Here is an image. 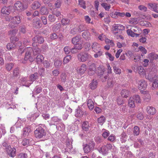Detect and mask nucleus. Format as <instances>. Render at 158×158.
Listing matches in <instances>:
<instances>
[{"mask_svg":"<svg viewBox=\"0 0 158 158\" xmlns=\"http://www.w3.org/2000/svg\"><path fill=\"white\" fill-rule=\"evenodd\" d=\"M98 84V82L96 80H93L89 84L90 88L91 89H94L96 88Z\"/></svg>","mask_w":158,"mask_h":158,"instance_id":"4be33fe9","label":"nucleus"},{"mask_svg":"<svg viewBox=\"0 0 158 158\" xmlns=\"http://www.w3.org/2000/svg\"><path fill=\"white\" fill-rule=\"evenodd\" d=\"M87 106L90 110H92L94 107V104L92 100L89 99L87 101Z\"/></svg>","mask_w":158,"mask_h":158,"instance_id":"c85d7f7f","label":"nucleus"},{"mask_svg":"<svg viewBox=\"0 0 158 158\" xmlns=\"http://www.w3.org/2000/svg\"><path fill=\"white\" fill-rule=\"evenodd\" d=\"M19 70L18 68H15L13 72L12 78L14 77H17L19 74Z\"/></svg>","mask_w":158,"mask_h":158,"instance_id":"49530a36","label":"nucleus"},{"mask_svg":"<svg viewBox=\"0 0 158 158\" xmlns=\"http://www.w3.org/2000/svg\"><path fill=\"white\" fill-rule=\"evenodd\" d=\"M84 113L85 115L88 114V113L87 112H84L81 108L79 107L76 109L75 112V116L77 118H81L84 115Z\"/></svg>","mask_w":158,"mask_h":158,"instance_id":"0eeeda50","label":"nucleus"},{"mask_svg":"<svg viewBox=\"0 0 158 158\" xmlns=\"http://www.w3.org/2000/svg\"><path fill=\"white\" fill-rule=\"evenodd\" d=\"M78 32V29L74 27L71 30L70 32V33L74 35L77 34Z\"/></svg>","mask_w":158,"mask_h":158,"instance_id":"bf43d9fd","label":"nucleus"},{"mask_svg":"<svg viewBox=\"0 0 158 158\" xmlns=\"http://www.w3.org/2000/svg\"><path fill=\"white\" fill-rule=\"evenodd\" d=\"M124 29V27L120 24L115 25L112 28L113 32L114 35L118 34H122V31Z\"/></svg>","mask_w":158,"mask_h":158,"instance_id":"423d86ee","label":"nucleus"},{"mask_svg":"<svg viewBox=\"0 0 158 158\" xmlns=\"http://www.w3.org/2000/svg\"><path fill=\"white\" fill-rule=\"evenodd\" d=\"M64 51L66 54H69L70 52L71 48L69 46L65 47L64 48Z\"/></svg>","mask_w":158,"mask_h":158,"instance_id":"6e6d98bb","label":"nucleus"},{"mask_svg":"<svg viewBox=\"0 0 158 158\" xmlns=\"http://www.w3.org/2000/svg\"><path fill=\"white\" fill-rule=\"evenodd\" d=\"M148 57L149 58L152 60L158 59V55L153 53H150Z\"/></svg>","mask_w":158,"mask_h":158,"instance_id":"c9c22d12","label":"nucleus"},{"mask_svg":"<svg viewBox=\"0 0 158 158\" xmlns=\"http://www.w3.org/2000/svg\"><path fill=\"white\" fill-rule=\"evenodd\" d=\"M148 85L147 82L143 80L139 81L138 83V88L139 90H144L146 89Z\"/></svg>","mask_w":158,"mask_h":158,"instance_id":"6e6552de","label":"nucleus"},{"mask_svg":"<svg viewBox=\"0 0 158 158\" xmlns=\"http://www.w3.org/2000/svg\"><path fill=\"white\" fill-rule=\"evenodd\" d=\"M33 26L36 28H40L42 26V24L39 20H35L33 21Z\"/></svg>","mask_w":158,"mask_h":158,"instance_id":"aec40b11","label":"nucleus"},{"mask_svg":"<svg viewBox=\"0 0 158 158\" xmlns=\"http://www.w3.org/2000/svg\"><path fill=\"white\" fill-rule=\"evenodd\" d=\"M127 32L128 35H130L132 37H137L140 35L139 34L134 33L130 29H128L127 30Z\"/></svg>","mask_w":158,"mask_h":158,"instance_id":"5701e85b","label":"nucleus"},{"mask_svg":"<svg viewBox=\"0 0 158 158\" xmlns=\"http://www.w3.org/2000/svg\"><path fill=\"white\" fill-rule=\"evenodd\" d=\"M105 120V118L104 116H102L98 118V122L100 124L102 125L104 123Z\"/></svg>","mask_w":158,"mask_h":158,"instance_id":"de8ad7c7","label":"nucleus"},{"mask_svg":"<svg viewBox=\"0 0 158 158\" xmlns=\"http://www.w3.org/2000/svg\"><path fill=\"white\" fill-rule=\"evenodd\" d=\"M56 18L55 17V16L52 14H49L48 16V20L51 23L54 22L56 20Z\"/></svg>","mask_w":158,"mask_h":158,"instance_id":"c03bdc74","label":"nucleus"},{"mask_svg":"<svg viewBox=\"0 0 158 158\" xmlns=\"http://www.w3.org/2000/svg\"><path fill=\"white\" fill-rule=\"evenodd\" d=\"M43 64L44 67L47 69L49 68L52 65L51 61H48L47 60H45Z\"/></svg>","mask_w":158,"mask_h":158,"instance_id":"79ce46f5","label":"nucleus"},{"mask_svg":"<svg viewBox=\"0 0 158 158\" xmlns=\"http://www.w3.org/2000/svg\"><path fill=\"white\" fill-rule=\"evenodd\" d=\"M140 38L139 39V41L141 43H144L146 42L147 39L146 37L142 36V35L140 36Z\"/></svg>","mask_w":158,"mask_h":158,"instance_id":"e2e57ef3","label":"nucleus"},{"mask_svg":"<svg viewBox=\"0 0 158 158\" xmlns=\"http://www.w3.org/2000/svg\"><path fill=\"white\" fill-rule=\"evenodd\" d=\"M24 51L26 52L25 55L24 59L25 60H29L30 62H33L34 59L31 56L32 51V48L30 47H27L26 48Z\"/></svg>","mask_w":158,"mask_h":158,"instance_id":"39448f33","label":"nucleus"},{"mask_svg":"<svg viewBox=\"0 0 158 158\" xmlns=\"http://www.w3.org/2000/svg\"><path fill=\"white\" fill-rule=\"evenodd\" d=\"M44 60V57L41 55H39L36 57V61L38 64L42 63Z\"/></svg>","mask_w":158,"mask_h":158,"instance_id":"c756f323","label":"nucleus"},{"mask_svg":"<svg viewBox=\"0 0 158 158\" xmlns=\"http://www.w3.org/2000/svg\"><path fill=\"white\" fill-rule=\"evenodd\" d=\"M90 33L88 31H85L82 33V36L86 40H89L90 39Z\"/></svg>","mask_w":158,"mask_h":158,"instance_id":"b1692460","label":"nucleus"},{"mask_svg":"<svg viewBox=\"0 0 158 158\" xmlns=\"http://www.w3.org/2000/svg\"><path fill=\"white\" fill-rule=\"evenodd\" d=\"M60 78L61 81L64 82L66 80V75L65 73H62L61 75Z\"/></svg>","mask_w":158,"mask_h":158,"instance_id":"69168bd1","label":"nucleus"},{"mask_svg":"<svg viewBox=\"0 0 158 158\" xmlns=\"http://www.w3.org/2000/svg\"><path fill=\"white\" fill-rule=\"evenodd\" d=\"M14 6L15 10L20 11L23 10L25 9L23 4L19 1L15 3Z\"/></svg>","mask_w":158,"mask_h":158,"instance_id":"9b49d317","label":"nucleus"},{"mask_svg":"<svg viewBox=\"0 0 158 158\" xmlns=\"http://www.w3.org/2000/svg\"><path fill=\"white\" fill-rule=\"evenodd\" d=\"M86 65L85 64H83L80 67L77 68V71L80 73L83 74L86 70Z\"/></svg>","mask_w":158,"mask_h":158,"instance_id":"dca6fc26","label":"nucleus"},{"mask_svg":"<svg viewBox=\"0 0 158 158\" xmlns=\"http://www.w3.org/2000/svg\"><path fill=\"white\" fill-rule=\"evenodd\" d=\"M38 74L37 73H34V74H31L29 77V81L32 82L35 81L37 78L38 76Z\"/></svg>","mask_w":158,"mask_h":158,"instance_id":"393cba45","label":"nucleus"},{"mask_svg":"<svg viewBox=\"0 0 158 158\" xmlns=\"http://www.w3.org/2000/svg\"><path fill=\"white\" fill-rule=\"evenodd\" d=\"M27 156L25 153H21L19 154L17 156V158H27Z\"/></svg>","mask_w":158,"mask_h":158,"instance_id":"5fc2aeb1","label":"nucleus"},{"mask_svg":"<svg viewBox=\"0 0 158 158\" xmlns=\"http://www.w3.org/2000/svg\"><path fill=\"white\" fill-rule=\"evenodd\" d=\"M106 55L109 58V60L111 61H112L114 60V57L111 54L109 53V52H106L105 53Z\"/></svg>","mask_w":158,"mask_h":158,"instance_id":"680f3d73","label":"nucleus"},{"mask_svg":"<svg viewBox=\"0 0 158 158\" xmlns=\"http://www.w3.org/2000/svg\"><path fill=\"white\" fill-rule=\"evenodd\" d=\"M152 87L155 89L158 87V80H155L152 85Z\"/></svg>","mask_w":158,"mask_h":158,"instance_id":"338daca9","label":"nucleus"},{"mask_svg":"<svg viewBox=\"0 0 158 158\" xmlns=\"http://www.w3.org/2000/svg\"><path fill=\"white\" fill-rule=\"evenodd\" d=\"M70 22V20L68 19L63 18L61 20V24L63 26L69 24Z\"/></svg>","mask_w":158,"mask_h":158,"instance_id":"a19ab883","label":"nucleus"},{"mask_svg":"<svg viewBox=\"0 0 158 158\" xmlns=\"http://www.w3.org/2000/svg\"><path fill=\"white\" fill-rule=\"evenodd\" d=\"M78 60L81 62H85L90 59L92 56L88 53L85 52H81L77 55Z\"/></svg>","mask_w":158,"mask_h":158,"instance_id":"f257e3e1","label":"nucleus"},{"mask_svg":"<svg viewBox=\"0 0 158 158\" xmlns=\"http://www.w3.org/2000/svg\"><path fill=\"white\" fill-rule=\"evenodd\" d=\"M46 132L44 129L41 126L37 127L34 131L35 137L38 139H40L44 137L46 135Z\"/></svg>","mask_w":158,"mask_h":158,"instance_id":"f03ea898","label":"nucleus"},{"mask_svg":"<svg viewBox=\"0 0 158 158\" xmlns=\"http://www.w3.org/2000/svg\"><path fill=\"white\" fill-rule=\"evenodd\" d=\"M96 67L94 63H92L89 66L88 70V74L90 76H92L96 72Z\"/></svg>","mask_w":158,"mask_h":158,"instance_id":"9d476101","label":"nucleus"},{"mask_svg":"<svg viewBox=\"0 0 158 158\" xmlns=\"http://www.w3.org/2000/svg\"><path fill=\"white\" fill-rule=\"evenodd\" d=\"M74 47L78 51L81 50L82 48V45L81 44L77 43L75 44Z\"/></svg>","mask_w":158,"mask_h":158,"instance_id":"0e129e2a","label":"nucleus"},{"mask_svg":"<svg viewBox=\"0 0 158 158\" xmlns=\"http://www.w3.org/2000/svg\"><path fill=\"white\" fill-rule=\"evenodd\" d=\"M12 20L9 24V27L11 28H15L21 22V18L19 16L13 17Z\"/></svg>","mask_w":158,"mask_h":158,"instance_id":"20e7f679","label":"nucleus"},{"mask_svg":"<svg viewBox=\"0 0 158 158\" xmlns=\"http://www.w3.org/2000/svg\"><path fill=\"white\" fill-rule=\"evenodd\" d=\"M52 14L55 16H56L57 17H58L61 15L60 12L59 11L53 10L52 12Z\"/></svg>","mask_w":158,"mask_h":158,"instance_id":"4d7b16f0","label":"nucleus"},{"mask_svg":"<svg viewBox=\"0 0 158 158\" xmlns=\"http://www.w3.org/2000/svg\"><path fill=\"white\" fill-rule=\"evenodd\" d=\"M40 13L42 15H47L48 13V11L47 8L42 7L40 9Z\"/></svg>","mask_w":158,"mask_h":158,"instance_id":"4c0bfd02","label":"nucleus"},{"mask_svg":"<svg viewBox=\"0 0 158 158\" xmlns=\"http://www.w3.org/2000/svg\"><path fill=\"white\" fill-rule=\"evenodd\" d=\"M95 143L92 140L89 141L88 143L84 145L83 150L85 153H88L92 151L94 148Z\"/></svg>","mask_w":158,"mask_h":158,"instance_id":"7ed1b4c3","label":"nucleus"},{"mask_svg":"<svg viewBox=\"0 0 158 158\" xmlns=\"http://www.w3.org/2000/svg\"><path fill=\"white\" fill-rule=\"evenodd\" d=\"M12 8L11 6H9L7 7L4 6L2 9L1 13L3 14L9 15L11 12Z\"/></svg>","mask_w":158,"mask_h":158,"instance_id":"f8f14e48","label":"nucleus"},{"mask_svg":"<svg viewBox=\"0 0 158 158\" xmlns=\"http://www.w3.org/2000/svg\"><path fill=\"white\" fill-rule=\"evenodd\" d=\"M100 45L96 42H94L92 46V48L95 52H97V51L99 50Z\"/></svg>","mask_w":158,"mask_h":158,"instance_id":"f3484780","label":"nucleus"},{"mask_svg":"<svg viewBox=\"0 0 158 158\" xmlns=\"http://www.w3.org/2000/svg\"><path fill=\"white\" fill-rule=\"evenodd\" d=\"M85 28L84 26L82 25H80L78 27V31L80 33L83 31H84L85 30Z\"/></svg>","mask_w":158,"mask_h":158,"instance_id":"603ef678","label":"nucleus"},{"mask_svg":"<svg viewBox=\"0 0 158 158\" xmlns=\"http://www.w3.org/2000/svg\"><path fill=\"white\" fill-rule=\"evenodd\" d=\"M131 98H133V100L134 101H135L136 103H140L141 102V99L139 95H135Z\"/></svg>","mask_w":158,"mask_h":158,"instance_id":"ea45409f","label":"nucleus"},{"mask_svg":"<svg viewBox=\"0 0 158 158\" xmlns=\"http://www.w3.org/2000/svg\"><path fill=\"white\" fill-rule=\"evenodd\" d=\"M32 139L30 138L29 139H24L22 142V143L23 146H26L28 145L30 142L32 141Z\"/></svg>","mask_w":158,"mask_h":158,"instance_id":"cd10ccee","label":"nucleus"},{"mask_svg":"<svg viewBox=\"0 0 158 158\" xmlns=\"http://www.w3.org/2000/svg\"><path fill=\"white\" fill-rule=\"evenodd\" d=\"M137 118L139 120H142L144 118V116L142 113H139L137 115Z\"/></svg>","mask_w":158,"mask_h":158,"instance_id":"13d9d810","label":"nucleus"},{"mask_svg":"<svg viewBox=\"0 0 158 158\" xmlns=\"http://www.w3.org/2000/svg\"><path fill=\"white\" fill-rule=\"evenodd\" d=\"M114 83L115 82L114 81L111 79H109L107 81V86L109 88H112L114 86Z\"/></svg>","mask_w":158,"mask_h":158,"instance_id":"37998d69","label":"nucleus"},{"mask_svg":"<svg viewBox=\"0 0 158 158\" xmlns=\"http://www.w3.org/2000/svg\"><path fill=\"white\" fill-rule=\"evenodd\" d=\"M98 151L100 153H102L104 155L107 154L108 152V149H107V148H106L105 145L100 148L98 149Z\"/></svg>","mask_w":158,"mask_h":158,"instance_id":"a211bd4d","label":"nucleus"},{"mask_svg":"<svg viewBox=\"0 0 158 158\" xmlns=\"http://www.w3.org/2000/svg\"><path fill=\"white\" fill-rule=\"evenodd\" d=\"M31 131V129L30 127H24L23 129V136L26 137L28 136Z\"/></svg>","mask_w":158,"mask_h":158,"instance_id":"6ab92c4d","label":"nucleus"},{"mask_svg":"<svg viewBox=\"0 0 158 158\" xmlns=\"http://www.w3.org/2000/svg\"><path fill=\"white\" fill-rule=\"evenodd\" d=\"M62 64V61L59 60H56L54 62V64L56 68L60 67Z\"/></svg>","mask_w":158,"mask_h":158,"instance_id":"8fccbe9b","label":"nucleus"},{"mask_svg":"<svg viewBox=\"0 0 158 158\" xmlns=\"http://www.w3.org/2000/svg\"><path fill=\"white\" fill-rule=\"evenodd\" d=\"M32 52H33V54L34 56L40 53L41 52V50L37 47H35L33 48Z\"/></svg>","mask_w":158,"mask_h":158,"instance_id":"72a5a7b5","label":"nucleus"},{"mask_svg":"<svg viewBox=\"0 0 158 158\" xmlns=\"http://www.w3.org/2000/svg\"><path fill=\"white\" fill-rule=\"evenodd\" d=\"M80 40L81 37L79 36H77L72 39V43L74 45H75V44H77L79 42Z\"/></svg>","mask_w":158,"mask_h":158,"instance_id":"7c9ffc66","label":"nucleus"},{"mask_svg":"<svg viewBox=\"0 0 158 158\" xmlns=\"http://www.w3.org/2000/svg\"><path fill=\"white\" fill-rule=\"evenodd\" d=\"M89 127V123L87 121L84 122L82 125V128L84 131H86Z\"/></svg>","mask_w":158,"mask_h":158,"instance_id":"bb28decb","label":"nucleus"},{"mask_svg":"<svg viewBox=\"0 0 158 158\" xmlns=\"http://www.w3.org/2000/svg\"><path fill=\"white\" fill-rule=\"evenodd\" d=\"M6 149L7 154L9 156L13 157L15 156L16 150L15 148H11L10 146H9L8 148Z\"/></svg>","mask_w":158,"mask_h":158,"instance_id":"1a4fd4ad","label":"nucleus"},{"mask_svg":"<svg viewBox=\"0 0 158 158\" xmlns=\"http://www.w3.org/2000/svg\"><path fill=\"white\" fill-rule=\"evenodd\" d=\"M138 19L137 18H131L129 23L131 24H136L138 23Z\"/></svg>","mask_w":158,"mask_h":158,"instance_id":"09e8293b","label":"nucleus"},{"mask_svg":"<svg viewBox=\"0 0 158 158\" xmlns=\"http://www.w3.org/2000/svg\"><path fill=\"white\" fill-rule=\"evenodd\" d=\"M41 4L40 2L38 1L34 2L31 5V8L32 9L36 10L40 6Z\"/></svg>","mask_w":158,"mask_h":158,"instance_id":"a878e982","label":"nucleus"},{"mask_svg":"<svg viewBox=\"0 0 158 158\" xmlns=\"http://www.w3.org/2000/svg\"><path fill=\"white\" fill-rule=\"evenodd\" d=\"M129 94V91L125 89L122 90L121 92V96L125 98H127L128 97Z\"/></svg>","mask_w":158,"mask_h":158,"instance_id":"473e14b6","label":"nucleus"},{"mask_svg":"<svg viewBox=\"0 0 158 158\" xmlns=\"http://www.w3.org/2000/svg\"><path fill=\"white\" fill-rule=\"evenodd\" d=\"M32 40L34 42L40 44L43 43L44 41L43 37L40 35H36L32 39Z\"/></svg>","mask_w":158,"mask_h":158,"instance_id":"ddd939ff","label":"nucleus"},{"mask_svg":"<svg viewBox=\"0 0 158 158\" xmlns=\"http://www.w3.org/2000/svg\"><path fill=\"white\" fill-rule=\"evenodd\" d=\"M146 110L148 114L152 115L154 114L156 112V109L152 106H148Z\"/></svg>","mask_w":158,"mask_h":158,"instance_id":"4468645a","label":"nucleus"},{"mask_svg":"<svg viewBox=\"0 0 158 158\" xmlns=\"http://www.w3.org/2000/svg\"><path fill=\"white\" fill-rule=\"evenodd\" d=\"M15 47L16 45L14 44V43H11L7 44L6 47L8 50H11L15 49Z\"/></svg>","mask_w":158,"mask_h":158,"instance_id":"a18cd8bd","label":"nucleus"},{"mask_svg":"<svg viewBox=\"0 0 158 158\" xmlns=\"http://www.w3.org/2000/svg\"><path fill=\"white\" fill-rule=\"evenodd\" d=\"M61 27V24L60 23H57L53 27V29L55 31H58L60 29Z\"/></svg>","mask_w":158,"mask_h":158,"instance_id":"3c124183","label":"nucleus"},{"mask_svg":"<svg viewBox=\"0 0 158 158\" xmlns=\"http://www.w3.org/2000/svg\"><path fill=\"white\" fill-rule=\"evenodd\" d=\"M72 56L70 55H68L64 58L63 60V63L65 64L68 63L71 59Z\"/></svg>","mask_w":158,"mask_h":158,"instance_id":"58836bf2","label":"nucleus"},{"mask_svg":"<svg viewBox=\"0 0 158 158\" xmlns=\"http://www.w3.org/2000/svg\"><path fill=\"white\" fill-rule=\"evenodd\" d=\"M138 8L141 10L145 12L147 10V8L144 6L140 5L138 6Z\"/></svg>","mask_w":158,"mask_h":158,"instance_id":"774afa93","label":"nucleus"},{"mask_svg":"<svg viewBox=\"0 0 158 158\" xmlns=\"http://www.w3.org/2000/svg\"><path fill=\"white\" fill-rule=\"evenodd\" d=\"M18 32V30L16 29H14L10 30L8 32V35L10 37V39H13V37H14Z\"/></svg>","mask_w":158,"mask_h":158,"instance_id":"412c9836","label":"nucleus"},{"mask_svg":"<svg viewBox=\"0 0 158 158\" xmlns=\"http://www.w3.org/2000/svg\"><path fill=\"white\" fill-rule=\"evenodd\" d=\"M14 66V64L12 63H8L5 64V67L6 70L8 71L11 70Z\"/></svg>","mask_w":158,"mask_h":158,"instance_id":"2f4dec72","label":"nucleus"},{"mask_svg":"<svg viewBox=\"0 0 158 158\" xmlns=\"http://www.w3.org/2000/svg\"><path fill=\"white\" fill-rule=\"evenodd\" d=\"M79 4L81 6L85 9L86 6L85 5V2L83 0H79Z\"/></svg>","mask_w":158,"mask_h":158,"instance_id":"864d4df0","label":"nucleus"},{"mask_svg":"<svg viewBox=\"0 0 158 158\" xmlns=\"http://www.w3.org/2000/svg\"><path fill=\"white\" fill-rule=\"evenodd\" d=\"M128 105L130 107L134 108L135 107V101L131 97H130L129 99Z\"/></svg>","mask_w":158,"mask_h":158,"instance_id":"f704fd0d","label":"nucleus"},{"mask_svg":"<svg viewBox=\"0 0 158 158\" xmlns=\"http://www.w3.org/2000/svg\"><path fill=\"white\" fill-rule=\"evenodd\" d=\"M148 5L152 9V10L158 13V3H150L148 4Z\"/></svg>","mask_w":158,"mask_h":158,"instance_id":"2eb2a0df","label":"nucleus"},{"mask_svg":"<svg viewBox=\"0 0 158 158\" xmlns=\"http://www.w3.org/2000/svg\"><path fill=\"white\" fill-rule=\"evenodd\" d=\"M139 128L137 126H135L133 129V134L134 135H138L139 133Z\"/></svg>","mask_w":158,"mask_h":158,"instance_id":"e433bc0d","label":"nucleus"},{"mask_svg":"<svg viewBox=\"0 0 158 158\" xmlns=\"http://www.w3.org/2000/svg\"><path fill=\"white\" fill-rule=\"evenodd\" d=\"M121 139H123V140H122V142H124L126 141V140L125 139H125L127 137V135L126 133L124 132H123L121 135Z\"/></svg>","mask_w":158,"mask_h":158,"instance_id":"052dcab7","label":"nucleus"}]
</instances>
